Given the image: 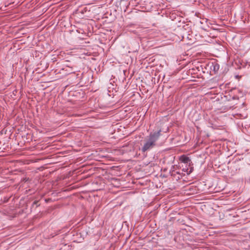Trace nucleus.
I'll return each mask as SVG.
<instances>
[{
	"mask_svg": "<svg viewBox=\"0 0 250 250\" xmlns=\"http://www.w3.org/2000/svg\"><path fill=\"white\" fill-rule=\"evenodd\" d=\"M161 129L157 131L151 132L149 136H147V139L151 142H153V144L156 145V141L159 139V137L161 135Z\"/></svg>",
	"mask_w": 250,
	"mask_h": 250,
	"instance_id": "1",
	"label": "nucleus"
},
{
	"mask_svg": "<svg viewBox=\"0 0 250 250\" xmlns=\"http://www.w3.org/2000/svg\"><path fill=\"white\" fill-rule=\"evenodd\" d=\"M156 145L153 144V142L150 141L148 139L146 141L143 146L141 148V151L143 152H145L148 150L153 148Z\"/></svg>",
	"mask_w": 250,
	"mask_h": 250,
	"instance_id": "2",
	"label": "nucleus"
},
{
	"mask_svg": "<svg viewBox=\"0 0 250 250\" xmlns=\"http://www.w3.org/2000/svg\"><path fill=\"white\" fill-rule=\"evenodd\" d=\"M180 160L182 162H183L187 165L188 164L189 165H190V163H191V160L189 158V157L186 156L185 155L182 156L180 158ZM188 166L189 167L190 166Z\"/></svg>",
	"mask_w": 250,
	"mask_h": 250,
	"instance_id": "3",
	"label": "nucleus"
},
{
	"mask_svg": "<svg viewBox=\"0 0 250 250\" xmlns=\"http://www.w3.org/2000/svg\"><path fill=\"white\" fill-rule=\"evenodd\" d=\"M193 170V167H190L189 168H183V171H184L185 172H186L188 174H189L190 173H191L192 172Z\"/></svg>",
	"mask_w": 250,
	"mask_h": 250,
	"instance_id": "4",
	"label": "nucleus"
},
{
	"mask_svg": "<svg viewBox=\"0 0 250 250\" xmlns=\"http://www.w3.org/2000/svg\"><path fill=\"white\" fill-rule=\"evenodd\" d=\"M213 70L215 72H217L219 68V66L217 64L213 65Z\"/></svg>",
	"mask_w": 250,
	"mask_h": 250,
	"instance_id": "5",
	"label": "nucleus"
}]
</instances>
